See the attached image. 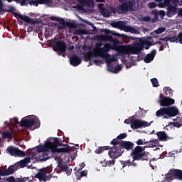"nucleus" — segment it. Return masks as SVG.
Wrapping results in <instances>:
<instances>
[{"mask_svg":"<svg viewBox=\"0 0 182 182\" xmlns=\"http://www.w3.org/2000/svg\"><path fill=\"white\" fill-rule=\"evenodd\" d=\"M50 19L51 21H56L58 22H59L60 21V18L56 17V16H51V17H50Z\"/></svg>","mask_w":182,"mask_h":182,"instance_id":"bf43d9fd","label":"nucleus"},{"mask_svg":"<svg viewBox=\"0 0 182 182\" xmlns=\"http://www.w3.org/2000/svg\"><path fill=\"white\" fill-rule=\"evenodd\" d=\"M29 163H31V157L28 156L26 157L24 159H22L20 161L17 162L16 165L18 168H23L24 167H26L27 164H29Z\"/></svg>","mask_w":182,"mask_h":182,"instance_id":"412c9836","label":"nucleus"},{"mask_svg":"<svg viewBox=\"0 0 182 182\" xmlns=\"http://www.w3.org/2000/svg\"><path fill=\"white\" fill-rule=\"evenodd\" d=\"M7 2H13V1H14V2H16V4H20L21 6H28V1H31V0H6Z\"/></svg>","mask_w":182,"mask_h":182,"instance_id":"7c9ffc66","label":"nucleus"},{"mask_svg":"<svg viewBox=\"0 0 182 182\" xmlns=\"http://www.w3.org/2000/svg\"><path fill=\"white\" fill-rule=\"evenodd\" d=\"M111 149L112 146H99L97 149H95V153L96 154H102V153L106 150H109V151H110Z\"/></svg>","mask_w":182,"mask_h":182,"instance_id":"c85d7f7f","label":"nucleus"},{"mask_svg":"<svg viewBox=\"0 0 182 182\" xmlns=\"http://www.w3.org/2000/svg\"><path fill=\"white\" fill-rule=\"evenodd\" d=\"M176 14H177V7L176 6L169 5L167 8V16L171 18L172 16H174Z\"/></svg>","mask_w":182,"mask_h":182,"instance_id":"b1692460","label":"nucleus"},{"mask_svg":"<svg viewBox=\"0 0 182 182\" xmlns=\"http://www.w3.org/2000/svg\"><path fill=\"white\" fill-rule=\"evenodd\" d=\"M159 15H161V16H166V11L163 10L159 11Z\"/></svg>","mask_w":182,"mask_h":182,"instance_id":"338daca9","label":"nucleus"},{"mask_svg":"<svg viewBox=\"0 0 182 182\" xmlns=\"http://www.w3.org/2000/svg\"><path fill=\"white\" fill-rule=\"evenodd\" d=\"M107 64H108V70H109V72H114V66L110 65V63H109Z\"/></svg>","mask_w":182,"mask_h":182,"instance_id":"6e6d98bb","label":"nucleus"},{"mask_svg":"<svg viewBox=\"0 0 182 182\" xmlns=\"http://www.w3.org/2000/svg\"><path fill=\"white\" fill-rule=\"evenodd\" d=\"M112 42L113 43L112 46L110 45V43H105L104 46L102 43H96V49L94 52L88 51L84 53L85 59L90 60L92 58L95 57L102 58V59H105L106 63H112V62H116V58H114V57L110 58V55L109 54L110 50H118V52L123 55H130L132 46H119L120 44V41L114 38Z\"/></svg>","mask_w":182,"mask_h":182,"instance_id":"f257e3e1","label":"nucleus"},{"mask_svg":"<svg viewBox=\"0 0 182 182\" xmlns=\"http://www.w3.org/2000/svg\"><path fill=\"white\" fill-rule=\"evenodd\" d=\"M178 15L179 16H182V8L179 9L178 13Z\"/></svg>","mask_w":182,"mask_h":182,"instance_id":"774afa93","label":"nucleus"},{"mask_svg":"<svg viewBox=\"0 0 182 182\" xmlns=\"http://www.w3.org/2000/svg\"><path fill=\"white\" fill-rule=\"evenodd\" d=\"M178 114V109L175 106L166 107V116L164 119H168L169 117H176Z\"/></svg>","mask_w":182,"mask_h":182,"instance_id":"2eb2a0df","label":"nucleus"},{"mask_svg":"<svg viewBox=\"0 0 182 182\" xmlns=\"http://www.w3.org/2000/svg\"><path fill=\"white\" fill-rule=\"evenodd\" d=\"M143 21H144V22H150L151 21L152 23H156V22L159 21V17L155 16L151 19L150 16H145L144 17Z\"/></svg>","mask_w":182,"mask_h":182,"instance_id":"2f4dec72","label":"nucleus"},{"mask_svg":"<svg viewBox=\"0 0 182 182\" xmlns=\"http://www.w3.org/2000/svg\"><path fill=\"white\" fill-rule=\"evenodd\" d=\"M113 36L109 35H101L97 36L98 41H102L104 42H112Z\"/></svg>","mask_w":182,"mask_h":182,"instance_id":"a878e982","label":"nucleus"},{"mask_svg":"<svg viewBox=\"0 0 182 182\" xmlns=\"http://www.w3.org/2000/svg\"><path fill=\"white\" fill-rule=\"evenodd\" d=\"M156 116L157 117H164L167 116V109L166 107H162L160 109L156 112Z\"/></svg>","mask_w":182,"mask_h":182,"instance_id":"bb28decb","label":"nucleus"},{"mask_svg":"<svg viewBox=\"0 0 182 182\" xmlns=\"http://www.w3.org/2000/svg\"><path fill=\"white\" fill-rule=\"evenodd\" d=\"M153 43L149 40H144L141 43L136 42L134 46H131L130 54L132 55H139L143 50V48L150 49V46H151Z\"/></svg>","mask_w":182,"mask_h":182,"instance_id":"423d86ee","label":"nucleus"},{"mask_svg":"<svg viewBox=\"0 0 182 182\" xmlns=\"http://www.w3.org/2000/svg\"><path fill=\"white\" fill-rule=\"evenodd\" d=\"M110 144H112L111 150L108 151V156L110 159H119L124 153V149L130 151L134 147L133 142L130 141H120L117 139L112 140Z\"/></svg>","mask_w":182,"mask_h":182,"instance_id":"f03ea898","label":"nucleus"},{"mask_svg":"<svg viewBox=\"0 0 182 182\" xmlns=\"http://www.w3.org/2000/svg\"><path fill=\"white\" fill-rule=\"evenodd\" d=\"M125 32H130V33H134L135 35H139V33H140V31H139V30L134 28V27H132L131 26H127V28H125Z\"/></svg>","mask_w":182,"mask_h":182,"instance_id":"c756f323","label":"nucleus"},{"mask_svg":"<svg viewBox=\"0 0 182 182\" xmlns=\"http://www.w3.org/2000/svg\"><path fill=\"white\" fill-rule=\"evenodd\" d=\"M3 139H9L10 137H12V133L10 132H4L2 134Z\"/></svg>","mask_w":182,"mask_h":182,"instance_id":"09e8293b","label":"nucleus"},{"mask_svg":"<svg viewBox=\"0 0 182 182\" xmlns=\"http://www.w3.org/2000/svg\"><path fill=\"white\" fill-rule=\"evenodd\" d=\"M153 123L151 122L149 123L147 121H143L141 119H132L131 120V127L133 130H136V129H143L144 127H149Z\"/></svg>","mask_w":182,"mask_h":182,"instance_id":"0eeeda50","label":"nucleus"},{"mask_svg":"<svg viewBox=\"0 0 182 182\" xmlns=\"http://www.w3.org/2000/svg\"><path fill=\"white\" fill-rule=\"evenodd\" d=\"M151 82L154 87H159V80H157V78L151 79Z\"/></svg>","mask_w":182,"mask_h":182,"instance_id":"de8ad7c7","label":"nucleus"},{"mask_svg":"<svg viewBox=\"0 0 182 182\" xmlns=\"http://www.w3.org/2000/svg\"><path fill=\"white\" fill-rule=\"evenodd\" d=\"M154 32L156 35H160V34L163 33V32H166V28L159 27L158 29L155 30Z\"/></svg>","mask_w":182,"mask_h":182,"instance_id":"c03bdc74","label":"nucleus"},{"mask_svg":"<svg viewBox=\"0 0 182 182\" xmlns=\"http://www.w3.org/2000/svg\"><path fill=\"white\" fill-rule=\"evenodd\" d=\"M126 137H127V134L126 133H123V134H120L117 138V140H123V139H126Z\"/></svg>","mask_w":182,"mask_h":182,"instance_id":"3c124183","label":"nucleus"},{"mask_svg":"<svg viewBox=\"0 0 182 182\" xmlns=\"http://www.w3.org/2000/svg\"><path fill=\"white\" fill-rule=\"evenodd\" d=\"M164 92L166 97H171V96H173V90L170 89V87H165L164 88Z\"/></svg>","mask_w":182,"mask_h":182,"instance_id":"473e14b6","label":"nucleus"},{"mask_svg":"<svg viewBox=\"0 0 182 182\" xmlns=\"http://www.w3.org/2000/svg\"><path fill=\"white\" fill-rule=\"evenodd\" d=\"M159 8H166V4H164V2L163 3H159L158 5Z\"/></svg>","mask_w":182,"mask_h":182,"instance_id":"69168bd1","label":"nucleus"},{"mask_svg":"<svg viewBox=\"0 0 182 182\" xmlns=\"http://www.w3.org/2000/svg\"><path fill=\"white\" fill-rule=\"evenodd\" d=\"M58 167L63 171H66L67 174L68 176H70V173H72V169L69 170V166H68V165H64L63 160L60 158H58Z\"/></svg>","mask_w":182,"mask_h":182,"instance_id":"a211bd4d","label":"nucleus"},{"mask_svg":"<svg viewBox=\"0 0 182 182\" xmlns=\"http://www.w3.org/2000/svg\"><path fill=\"white\" fill-rule=\"evenodd\" d=\"M165 177L167 181L174 180V178L182 180V171L180 169H171L169 172L165 175Z\"/></svg>","mask_w":182,"mask_h":182,"instance_id":"6e6552de","label":"nucleus"},{"mask_svg":"<svg viewBox=\"0 0 182 182\" xmlns=\"http://www.w3.org/2000/svg\"><path fill=\"white\" fill-rule=\"evenodd\" d=\"M171 0H164V4H165L166 6H170V2Z\"/></svg>","mask_w":182,"mask_h":182,"instance_id":"e2e57ef3","label":"nucleus"},{"mask_svg":"<svg viewBox=\"0 0 182 182\" xmlns=\"http://www.w3.org/2000/svg\"><path fill=\"white\" fill-rule=\"evenodd\" d=\"M156 53H157L156 50H152L149 54H147L145 56V58H144V62H145V63H150V62L154 60V58Z\"/></svg>","mask_w":182,"mask_h":182,"instance_id":"6ab92c4d","label":"nucleus"},{"mask_svg":"<svg viewBox=\"0 0 182 182\" xmlns=\"http://www.w3.org/2000/svg\"><path fill=\"white\" fill-rule=\"evenodd\" d=\"M136 144H137V146H141L143 144H149V141H146V139H139L136 141Z\"/></svg>","mask_w":182,"mask_h":182,"instance_id":"ea45409f","label":"nucleus"},{"mask_svg":"<svg viewBox=\"0 0 182 182\" xmlns=\"http://www.w3.org/2000/svg\"><path fill=\"white\" fill-rule=\"evenodd\" d=\"M118 24H119V21H113V22H112L111 26L113 28H117Z\"/></svg>","mask_w":182,"mask_h":182,"instance_id":"052dcab7","label":"nucleus"},{"mask_svg":"<svg viewBox=\"0 0 182 182\" xmlns=\"http://www.w3.org/2000/svg\"><path fill=\"white\" fill-rule=\"evenodd\" d=\"M157 6V4H156V2H150L148 4V8H149V9H153L154 8H156Z\"/></svg>","mask_w":182,"mask_h":182,"instance_id":"864d4df0","label":"nucleus"},{"mask_svg":"<svg viewBox=\"0 0 182 182\" xmlns=\"http://www.w3.org/2000/svg\"><path fill=\"white\" fill-rule=\"evenodd\" d=\"M55 145L57 146H65V144L62 143V141H59V139L57 138L55 140Z\"/></svg>","mask_w":182,"mask_h":182,"instance_id":"5fc2aeb1","label":"nucleus"},{"mask_svg":"<svg viewBox=\"0 0 182 182\" xmlns=\"http://www.w3.org/2000/svg\"><path fill=\"white\" fill-rule=\"evenodd\" d=\"M39 5H52L53 0H38Z\"/></svg>","mask_w":182,"mask_h":182,"instance_id":"4c0bfd02","label":"nucleus"},{"mask_svg":"<svg viewBox=\"0 0 182 182\" xmlns=\"http://www.w3.org/2000/svg\"><path fill=\"white\" fill-rule=\"evenodd\" d=\"M136 5V1L134 0H127V1L119 5L117 8L113 6L109 7V9L112 14H119V15H123L130 11H134V6Z\"/></svg>","mask_w":182,"mask_h":182,"instance_id":"39448f33","label":"nucleus"},{"mask_svg":"<svg viewBox=\"0 0 182 182\" xmlns=\"http://www.w3.org/2000/svg\"><path fill=\"white\" fill-rule=\"evenodd\" d=\"M105 4H98V9L101 14L105 18H109L110 15L112 14V12L110 10L106 9V7H104Z\"/></svg>","mask_w":182,"mask_h":182,"instance_id":"dca6fc26","label":"nucleus"},{"mask_svg":"<svg viewBox=\"0 0 182 182\" xmlns=\"http://www.w3.org/2000/svg\"><path fill=\"white\" fill-rule=\"evenodd\" d=\"M16 182H29V178H16Z\"/></svg>","mask_w":182,"mask_h":182,"instance_id":"8fccbe9b","label":"nucleus"},{"mask_svg":"<svg viewBox=\"0 0 182 182\" xmlns=\"http://www.w3.org/2000/svg\"><path fill=\"white\" fill-rule=\"evenodd\" d=\"M127 27V26L126 25V23H124V22L122 21H118V26L117 27L118 29H120V31H124L125 32Z\"/></svg>","mask_w":182,"mask_h":182,"instance_id":"f704fd0d","label":"nucleus"},{"mask_svg":"<svg viewBox=\"0 0 182 182\" xmlns=\"http://www.w3.org/2000/svg\"><path fill=\"white\" fill-rule=\"evenodd\" d=\"M134 159L131 161L130 159H128L127 161H121L120 163L122 166V168H124V167H130L132 166V167H137V163L134 162Z\"/></svg>","mask_w":182,"mask_h":182,"instance_id":"5701e85b","label":"nucleus"},{"mask_svg":"<svg viewBox=\"0 0 182 182\" xmlns=\"http://www.w3.org/2000/svg\"><path fill=\"white\" fill-rule=\"evenodd\" d=\"M178 43L182 45V32L178 34Z\"/></svg>","mask_w":182,"mask_h":182,"instance_id":"680f3d73","label":"nucleus"},{"mask_svg":"<svg viewBox=\"0 0 182 182\" xmlns=\"http://www.w3.org/2000/svg\"><path fill=\"white\" fill-rule=\"evenodd\" d=\"M153 45H160V46H161V45H163V43H161V40H159L156 42H154Z\"/></svg>","mask_w":182,"mask_h":182,"instance_id":"0e129e2a","label":"nucleus"},{"mask_svg":"<svg viewBox=\"0 0 182 182\" xmlns=\"http://www.w3.org/2000/svg\"><path fill=\"white\" fill-rule=\"evenodd\" d=\"M146 148V146H136L132 150L130 156H132L134 161H149L150 153L145 151Z\"/></svg>","mask_w":182,"mask_h":182,"instance_id":"20e7f679","label":"nucleus"},{"mask_svg":"<svg viewBox=\"0 0 182 182\" xmlns=\"http://www.w3.org/2000/svg\"><path fill=\"white\" fill-rule=\"evenodd\" d=\"M9 153L11 156H14V157H25V152L18 149V148H14L13 146H9L7 149Z\"/></svg>","mask_w":182,"mask_h":182,"instance_id":"4468645a","label":"nucleus"},{"mask_svg":"<svg viewBox=\"0 0 182 182\" xmlns=\"http://www.w3.org/2000/svg\"><path fill=\"white\" fill-rule=\"evenodd\" d=\"M159 97V103L161 106H171V105H174V100L170 98V97H164V95H163V94H160Z\"/></svg>","mask_w":182,"mask_h":182,"instance_id":"ddd939ff","label":"nucleus"},{"mask_svg":"<svg viewBox=\"0 0 182 182\" xmlns=\"http://www.w3.org/2000/svg\"><path fill=\"white\" fill-rule=\"evenodd\" d=\"M65 26H67V28H75L76 25H75V23H72L70 21H65Z\"/></svg>","mask_w":182,"mask_h":182,"instance_id":"603ef678","label":"nucleus"},{"mask_svg":"<svg viewBox=\"0 0 182 182\" xmlns=\"http://www.w3.org/2000/svg\"><path fill=\"white\" fill-rule=\"evenodd\" d=\"M80 4H76L74 8H77L79 11H85L83 7L95 8V1L93 0H77Z\"/></svg>","mask_w":182,"mask_h":182,"instance_id":"1a4fd4ad","label":"nucleus"},{"mask_svg":"<svg viewBox=\"0 0 182 182\" xmlns=\"http://www.w3.org/2000/svg\"><path fill=\"white\" fill-rule=\"evenodd\" d=\"M4 1L2 0H0V15H4L5 12H8V11L4 9Z\"/></svg>","mask_w":182,"mask_h":182,"instance_id":"37998d69","label":"nucleus"},{"mask_svg":"<svg viewBox=\"0 0 182 182\" xmlns=\"http://www.w3.org/2000/svg\"><path fill=\"white\" fill-rule=\"evenodd\" d=\"M70 63L72 66H79L82 63V59L77 55H73L70 58Z\"/></svg>","mask_w":182,"mask_h":182,"instance_id":"aec40b11","label":"nucleus"},{"mask_svg":"<svg viewBox=\"0 0 182 182\" xmlns=\"http://www.w3.org/2000/svg\"><path fill=\"white\" fill-rule=\"evenodd\" d=\"M63 147L58 148V145H55V143L48 141L44 145L37 146V153H46V151H51L52 153H69L70 151L69 144H65Z\"/></svg>","mask_w":182,"mask_h":182,"instance_id":"7ed1b4c3","label":"nucleus"},{"mask_svg":"<svg viewBox=\"0 0 182 182\" xmlns=\"http://www.w3.org/2000/svg\"><path fill=\"white\" fill-rule=\"evenodd\" d=\"M35 124H36V122L35 119L31 117L22 119L20 123L21 127H26L27 129H31V127L35 126Z\"/></svg>","mask_w":182,"mask_h":182,"instance_id":"9d476101","label":"nucleus"},{"mask_svg":"<svg viewBox=\"0 0 182 182\" xmlns=\"http://www.w3.org/2000/svg\"><path fill=\"white\" fill-rule=\"evenodd\" d=\"M59 23L58 26V29H60V31H62V29H65L66 28V21H65V19L60 18L59 21Z\"/></svg>","mask_w":182,"mask_h":182,"instance_id":"72a5a7b5","label":"nucleus"},{"mask_svg":"<svg viewBox=\"0 0 182 182\" xmlns=\"http://www.w3.org/2000/svg\"><path fill=\"white\" fill-rule=\"evenodd\" d=\"M159 144V141L157 139L150 140L148 143V146L146 147H156Z\"/></svg>","mask_w":182,"mask_h":182,"instance_id":"58836bf2","label":"nucleus"},{"mask_svg":"<svg viewBox=\"0 0 182 182\" xmlns=\"http://www.w3.org/2000/svg\"><path fill=\"white\" fill-rule=\"evenodd\" d=\"M26 4H28L31 6L33 5V6H39V0H34V1H27Z\"/></svg>","mask_w":182,"mask_h":182,"instance_id":"a18cd8bd","label":"nucleus"},{"mask_svg":"<svg viewBox=\"0 0 182 182\" xmlns=\"http://www.w3.org/2000/svg\"><path fill=\"white\" fill-rule=\"evenodd\" d=\"M13 15L16 19H21V21L26 22V23H31V25H35V23H36V21L33 18H31L28 16L22 15L16 12L13 13Z\"/></svg>","mask_w":182,"mask_h":182,"instance_id":"f8f14e48","label":"nucleus"},{"mask_svg":"<svg viewBox=\"0 0 182 182\" xmlns=\"http://www.w3.org/2000/svg\"><path fill=\"white\" fill-rule=\"evenodd\" d=\"M103 162L105 163V167H110L111 166H114L116 163V159H112V160L109 161L105 160Z\"/></svg>","mask_w":182,"mask_h":182,"instance_id":"e433bc0d","label":"nucleus"},{"mask_svg":"<svg viewBox=\"0 0 182 182\" xmlns=\"http://www.w3.org/2000/svg\"><path fill=\"white\" fill-rule=\"evenodd\" d=\"M76 176H77V180H80V178L82 177H86V176H87V171H81L80 176H78L77 174H79V172L76 173Z\"/></svg>","mask_w":182,"mask_h":182,"instance_id":"a19ab883","label":"nucleus"},{"mask_svg":"<svg viewBox=\"0 0 182 182\" xmlns=\"http://www.w3.org/2000/svg\"><path fill=\"white\" fill-rule=\"evenodd\" d=\"M105 33H111L113 36H117L118 38L122 36L120 33H116V31H110L109 29L105 30Z\"/></svg>","mask_w":182,"mask_h":182,"instance_id":"49530a36","label":"nucleus"},{"mask_svg":"<svg viewBox=\"0 0 182 182\" xmlns=\"http://www.w3.org/2000/svg\"><path fill=\"white\" fill-rule=\"evenodd\" d=\"M53 46L55 48V50L60 52V53H65V52H66V43L63 41L59 40L55 42L53 41Z\"/></svg>","mask_w":182,"mask_h":182,"instance_id":"9b49d317","label":"nucleus"},{"mask_svg":"<svg viewBox=\"0 0 182 182\" xmlns=\"http://www.w3.org/2000/svg\"><path fill=\"white\" fill-rule=\"evenodd\" d=\"M121 69H122V65H117V67L114 68V73H119Z\"/></svg>","mask_w":182,"mask_h":182,"instance_id":"13d9d810","label":"nucleus"},{"mask_svg":"<svg viewBox=\"0 0 182 182\" xmlns=\"http://www.w3.org/2000/svg\"><path fill=\"white\" fill-rule=\"evenodd\" d=\"M6 181H8V182H16V178L15 179L14 177L11 176V177L6 178Z\"/></svg>","mask_w":182,"mask_h":182,"instance_id":"4d7b16f0","label":"nucleus"},{"mask_svg":"<svg viewBox=\"0 0 182 182\" xmlns=\"http://www.w3.org/2000/svg\"><path fill=\"white\" fill-rule=\"evenodd\" d=\"M159 41H164V42H166V45L168 41H170L171 42H176V43H178V35L173 37H165L163 38H160Z\"/></svg>","mask_w":182,"mask_h":182,"instance_id":"cd10ccee","label":"nucleus"},{"mask_svg":"<svg viewBox=\"0 0 182 182\" xmlns=\"http://www.w3.org/2000/svg\"><path fill=\"white\" fill-rule=\"evenodd\" d=\"M75 35H87V31L83 29L76 30L75 32Z\"/></svg>","mask_w":182,"mask_h":182,"instance_id":"79ce46f5","label":"nucleus"},{"mask_svg":"<svg viewBox=\"0 0 182 182\" xmlns=\"http://www.w3.org/2000/svg\"><path fill=\"white\" fill-rule=\"evenodd\" d=\"M36 178H38L40 181H47L48 178H52V176H50L49 178H48V176H46V170L45 168L41 169L36 175Z\"/></svg>","mask_w":182,"mask_h":182,"instance_id":"f3484780","label":"nucleus"},{"mask_svg":"<svg viewBox=\"0 0 182 182\" xmlns=\"http://www.w3.org/2000/svg\"><path fill=\"white\" fill-rule=\"evenodd\" d=\"M16 170H18V166H16V164L10 166L7 169L4 171V176H11V174H14V173H15Z\"/></svg>","mask_w":182,"mask_h":182,"instance_id":"393cba45","label":"nucleus"},{"mask_svg":"<svg viewBox=\"0 0 182 182\" xmlns=\"http://www.w3.org/2000/svg\"><path fill=\"white\" fill-rule=\"evenodd\" d=\"M156 136L158 139H159L160 141H167V140L172 139L171 137L168 136L164 131L158 132L156 133Z\"/></svg>","mask_w":182,"mask_h":182,"instance_id":"4be33fe9","label":"nucleus"},{"mask_svg":"<svg viewBox=\"0 0 182 182\" xmlns=\"http://www.w3.org/2000/svg\"><path fill=\"white\" fill-rule=\"evenodd\" d=\"M173 127L180 128V127L182 126L181 118L177 117L176 119H174V122H173Z\"/></svg>","mask_w":182,"mask_h":182,"instance_id":"c9c22d12","label":"nucleus"}]
</instances>
